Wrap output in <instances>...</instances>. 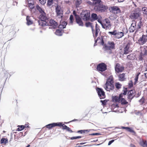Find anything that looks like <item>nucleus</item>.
<instances>
[{
    "instance_id": "1",
    "label": "nucleus",
    "mask_w": 147,
    "mask_h": 147,
    "mask_svg": "<svg viewBox=\"0 0 147 147\" xmlns=\"http://www.w3.org/2000/svg\"><path fill=\"white\" fill-rule=\"evenodd\" d=\"M98 22L101 25L102 28L106 30H109L111 28V24L110 21L108 19H105L102 22L99 19Z\"/></svg>"
},
{
    "instance_id": "2",
    "label": "nucleus",
    "mask_w": 147,
    "mask_h": 147,
    "mask_svg": "<svg viewBox=\"0 0 147 147\" xmlns=\"http://www.w3.org/2000/svg\"><path fill=\"white\" fill-rule=\"evenodd\" d=\"M86 26L87 27H91L94 37H96L97 36L98 33L100 32V30L99 27L98 26V25L96 24L95 31L93 30L92 24L90 22H87L86 23Z\"/></svg>"
},
{
    "instance_id": "3",
    "label": "nucleus",
    "mask_w": 147,
    "mask_h": 147,
    "mask_svg": "<svg viewBox=\"0 0 147 147\" xmlns=\"http://www.w3.org/2000/svg\"><path fill=\"white\" fill-rule=\"evenodd\" d=\"M56 11L57 14V19L58 21H60L62 19L63 11L61 7L57 5L56 7Z\"/></svg>"
},
{
    "instance_id": "4",
    "label": "nucleus",
    "mask_w": 147,
    "mask_h": 147,
    "mask_svg": "<svg viewBox=\"0 0 147 147\" xmlns=\"http://www.w3.org/2000/svg\"><path fill=\"white\" fill-rule=\"evenodd\" d=\"M90 11L88 10H83L80 15L81 18L84 21L89 20L90 18Z\"/></svg>"
},
{
    "instance_id": "5",
    "label": "nucleus",
    "mask_w": 147,
    "mask_h": 147,
    "mask_svg": "<svg viewBox=\"0 0 147 147\" xmlns=\"http://www.w3.org/2000/svg\"><path fill=\"white\" fill-rule=\"evenodd\" d=\"M107 9V6L101 3L98 5L95 6L94 7V9L96 11L100 12H105Z\"/></svg>"
},
{
    "instance_id": "6",
    "label": "nucleus",
    "mask_w": 147,
    "mask_h": 147,
    "mask_svg": "<svg viewBox=\"0 0 147 147\" xmlns=\"http://www.w3.org/2000/svg\"><path fill=\"white\" fill-rule=\"evenodd\" d=\"M108 33L115 36L116 38H119L122 37L124 36V32H119L116 30H114L113 32H109Z\"/></svg>"
},
{
    "instance_id": "7",
    "label": "nucleus",
    "mask_w": 147,
    "mask_h": 147,
    "mask_svg": "<svg viewBox=\"0 0 147 147\" xmlns=\"http://www.w3.org/2000/svg\"><path fill=\"white\" fill-rule=\"evenodd\" d=\"M106 50H111L115 49V44L113 42L109 41L107 45L105 47Z\"/></svg>"
},
{
    "instance_id": "8",
    "label": "nucleus",
    "mask_w": 147,
    "mask_h": 147,
    "mask_svg": "<svg viewBox=\"0 0 147 147\" xmlns=\"http://www.w3.org/2000/svg\"><path fill=\"white\" fill-rule=\"evenodd\" d=\"M97 69L98 71H104L106 70L107 66L104 63H100L97 65Z\"/></svg>"
},
{
    "instance_id": "9",
    "label": "nucleus",
    "mask_w": 147,
    "mask_h": 147,
    "mask_svg": "<svg viewBox=\"0 0 147 147\" xmlns=\"http://www.w3.org/2000/svg\"><path fill=\"white\" fill-rule=\"evenodd\" d=\"M140 44L142 45L147 42V35H143L138 40Z\"/></svg>"
},
{
    "instance_id": "10",
    "label": "nucleus",
    "mask_w": 147,
    "mask_h": 147,
    "mask_svg": "<svg viewBox=\"0 0 147 147\" xmlns=\"http://www.w3.org/2000/svg\"><path fill=\"white\" fill-rule=\"evenodd\" d=\"M96 91L100 99L103 98L105 97V94L103 90L101 88H97Z\"/></svg>"
},
{
    "instance_id": "11",
    "label": "nucleus",
    "mask_w": 147,
    "mask_h": 147,
    "mask_svg": "<svg viewBox=\"0 0 147 147\" xmlns=\"http://www.w3.org/2000/svg\"><path fill=\"white\" fill-rule=\"evenodd\" d=\"M104 88L107 91H110L113 90L114 87L113 84L106 83L104 86Z\"/></svg>"
},
{
    "instance_id": "12",
    "label": "nucleus",
    "mask_w": 147,
    "mask_h": 147,
    "mask_svg": "<svg viewBox=\"0 0 147 147\" xmlns=\"http://www.w3.org/2000/svg\"><path fill=\"white\" fill-rule=\"evenodd\" d=\"M115 71L119 73L122 71L124 69V67L120 65L119 63H117L115 67Z\"/></svg>"
},
{
    "instance_id": "13",
    "label": "nucleus",
    "mask_w": 147,
    "mask_h": 147,
    "mask_svg": "<svg viewBox=\"0 0 147 147\" xmlns=\"http://www.w3.org/2000/svg\"><path fill=\"white\" fill-rule=\"evenodd\" d=\"M50 25L51 27L49 28H55L58 26V23L53 20H51L49 21Z\"/></svg>"
},
{
    "instance_id": "14",
    "label": "nucleus",
    "mask_w": 147,
    "mask_h": 147,
    "mask_svg": "<svg viewBox=\"0 0 147 147\" xmlns=\"http://www.w3.org/2000/svg\"><path fill=\"white\" fill-rule=\"evenodd\" d=\"M140 16V13L139 11L135 12L131 14L130 17L132 19H138Z\"/></svg>"
},
{
    "instance_id": "15",
    "label": "nucleus",
    "mask_w": 147,
    "mask_h": 147,
    "mask_svg": "<svg viewBox=\"0 0 147 147\" xmlns=\"http://www.w3.org/2000/svg\"><path fill=\"white\" fill-rule=\"evenodd\" d=\"M130 44V43H128L124 47V52L123 53L124 54H127L130 52V50L129 49V48Z\"/></svg>"
},
{
    "instance_id": "16",
    "label": "nucleus",
    "mask_w": 147,
    "mask_h": 147,
    "mask_svg": "<svg viewBox=\"0 0 147 147\" xmlns=\"http://www.w3.org/2000/svg\"><path fill=\"white\" fill-rule=\"evenodd\" d=\"M111 9L112 12L115 13H119L121 12L120 9L116 6H113L111 7Z\"/></svg>"
},
{
    "instance_id": "17",
    "label": "nucleus",
    "mask_w": 147,
    "mask_h": 147,
    "mask_svg": "<svg viewBox=\"0 0 147 147\" xmlns=\"http://www.w3.org/2000/svg\"><path fill=\"white\" fill-rule=\"evenodd\" d=\"M76 23L79 26H83V22L79 16H76Z\"/></svg>"
},
{
    "instance_id": "18",
    "label": "nucleus",
    "mask_w": 147,
    "mask_h": 147,
    "mask_svg": "<svg viewBox=\"0 0 147 147\" xmlns=\"http://www.w3.org/2000/svg\"><path fill=\"white\" fill-rule=\"evenodd\" d=\"M91 17L92 19L91 20V21L95 20L98 19V20L99 19L100 20V19L101 18V17L100 16H98L96 14L93 13L91 15Z\"/></svg>"
},
{
    "instance_id": "19",
    "label": "nucleus",
    "mask_w": 147,
    "mask_h": 147,
    "mask_svg": "<svg viewBox=\"0 0 147 147\" xmlns=\"http://www.w3.org/2000/svg\"><path fill=\"white\" fill-rule=\"evenodd\" d=\"M123 97V94H121L119 96H115L113 98V100L114 101L116 102H120V98Z\"/></svg>"
},
{
    "instance_id": "20",
    "label": "nucleus",
    "mask_w": 147,
    "mask_h": 147,
    "mask_svg": "<svg viewBox=\"0 0 147 147\" xmlns=\"http://www.w3.org/2000/svg\"><path fill=\"white\" fill-rule=\"evenodd\" d=\"M39 18L42 21H45L47 19V17L45 12L41 14L40 15Z\"/></svg>"
},
{
    "instance_id": "21",
    "label": "nucleus",
    "mask_w": 147,
    "mask_h": 147,
    "mask_svg": "<svg viewBox=\"0 0 147 147\" xmlns=\"http://www.w3.org/2000/svg\"><path fill=\"white\" fill-rule=\"evenodd\" d=\"M61 21H59L60 22V24L59 26V28L62 29L65 28L67 24V22L65 21L61 22Z\"/></svg>"
},
{
    "instance_id": "22",
    "label": "nucleus",
    "mask_w": 147,
    "mask_h": 147,
    "mask_svg": "<svg viewBox=\"0 0 147 147\" xmlns=\"http://www.w3.org/2000/svg\"><path fill=\"white\" fill-rule=\"evenodd\" d=\"M139 144L143 147H147V142L146 141L141 140L139 142Z\"/></svg>"
},
{
    "instance_id": "23",
    "label": "nucleus",
    "mask_w": 147,
    "mask_h": 147,
    "mask_svg": "<svg viewBox=\"0 0 147 147\" xmlns=\"http://www.w3.org/2000/svg\"><path fill=\"white\" fill-rule=\"evenodd\" d=\"M101 1L100 0H92V5L95 6L99 5L101 3Z\"/></svg>"
},
{
    "instance_id": "24",
    "label": "nucleus",
    "mask_w": 147,
    "mask_h": 147,
    "mask_svg": "<svg viewBox=\"0 0 147 147\" xmlns=\"http://www.w3.org/2000/svg\"><path fill=\"white\" fill-rule=\"evenodd\" d=\"M147 54V47L146 48H142L141 49V52L140 55L141 56L145 55Z\"/></svg>"
},
{
    "instance_id": "25",
    "label": "nucleus",
    "mask_w": 147,
    "mask_h": 147,
    "mask_svg": "<svg viewBox=\"0 0 147 147\" xmlns=\"http://www.w3.org/2000/svg\"><path fill=\"white\" fill-rule=\"evenodd\" d=\"M57 0H48L47 1V5L49 6H50L53 4V3H55L56 4V2H57Z\"/></svg>"
},
{
    "instance_id": "26",
    "label": "nucleus",
    "mask_w": 147,
    "mask_h": 147,
    "mask_svg": "<svg viewBox=\"0 0 147 147\" xmlns=\"http://www.w3.org/2000/svg\"><path fill=\"white\" fill-rule=\"evenodd\" d=\"M27 24L28 25H30L33 23V21L31 20V18L29 16H27L26 18Z\"/></svg>"
},
{
    "instance_id": "27",
    "label": "nucleus",
    "mask_w": 147,
    "mask_h": 147,
    "mask_svg": "<svg viewBox=\"0 0 147 147\" xmlns=\"http://www.w3.org/2000/svg\"><path fill=\"white\" fill-rule=\"evenodd\" d=\"M97 42H98L99 43H101V44L102 45H103L104 44L103 40L102 38L98 37L97 39L95 40V43Z\"/></svg>"
},
{
    "instance_id": "28",
    "label": "nucleus",
    "mask_w": 147,
    "mask_h": 147,
    "mask_svg": "<svg viewBox=\"0 0 147 147\" xmlns=\"http://www.w3.org/2000/svg\"><path fill=\"white\" fill-rule=\"evenodd\" d=\"M119 79L120 81H123L125 79V74L123 73L121 74H120L119 76Z\"/></svg>"
},
{
    "instance_id": "29",
    "label": "nucleus",
    "mask_w": 147,
    "mask_h": 147,
    "mask_svg": "<svg viewBox=\"0 0 147 147\" xmlns=\"http://www.w3.org/2000/svg\"><path fill=\"white\" fill-rule=\"evenodd\" d=\"M115 107L113 109V112L119 113H121L123 112V111H120L119 110H118L117 109H118V106L117 105H116L115 106Z\"/></svg>"
},
{
    "instance_id": "30",
    "label": "nucleus",
    "mask_w": 147,
    "mask_h": 147,
    "mask_svg": "<svg viewBox=\"0 0 147 147\" xmlns=\"http://www.w3.org/2000/svg\"><path fill=\"white\" fill-rule=\"evenodd\" d=\"M119 102L121 103L123 105H125L128 103L127 102L125 99L124 98H123V97H121V98H120Z\"/></svg>"
},
{
    "instance_id": "31",
    "label": "nucleus",
    "mask_w": 147,
    "mask_h": 147,
    "mask_svg": "<svg viewBox=\"0 0 147 147\" xmlns=\"http://www.w3.org/2000/svg\"><path fill=\"white\" fill-rule=\"evenodd\" d=\"M55 126V124L54 123L49 124L46 126L47 127L49 128V129Z\"/></svg>"
},
{
    "instance_id": "32",
    "label": "nucleus",
    "mask_w": 147,
    "mask_h": 147,
    "mask_svg": "<svg viewBox=\"0 0 147 147\" xmlns=\"http://www.w3.org/2000/svg\"><path fill=\"white\" fill-rule=\"evenodd\" d=\"M140 74V73L138 72L136 75V76L134 79L135 82L134 84H136L138 82V76Z\"/></svg>"
},
{
    "instance_id": "33",
    "label": "nucleus",
    "mask_w": 147,
    "mask_h": 147,
    "mask_svg": "<svg viewBox=\"0 0 147 147\" xmlns=\"http://www.w3.org/2000/svg\"><path fill=\"white\" fill-rule=\"evenodd\" d=\"M39 24L41 26H44L46 25V23L45 21H39Z\"/></svg>"
},
{
    "instance_id": "34",
    "label": "nucleus",
    "mask_w": 147,
    "mask_h": 147,
    "mask_svg": "<svg viewBox=\"0 0 147 147\" xmlns=\"http://www.w3.org/2000/svg\"><path fill=\"white\" fill-rule=\"evenodd\" d=\"M113 79L112 77H110L107 80L106 83L113 84Z\"/></svg>"
},
{
    "instance_id": "35",
    "label": "nucleus",
    "mask_w": 147,
    "mask_h": 147,
    "mask_svg": "<svg viewBox=\"0 0 147 147\" xmlns=\"http://www.w3.org/2000/svg\"><path fill=\"white\" fill-rule=\"evenodd\" d=\"M36 7L37 9L41 13L44 12V11L42 9L39 5H37L36 6Z\"/></svg>"
},
{
    "instance_id": "36",
    "label": "nucleus",
    "mask_w": 147,
    "mask_h": 147,
    "mask_svg": "<svg viewBox=\"0 0 147 147\" xmlns=\"http://www.w3.org/2000/svg\"><path fill=\"white\" fill-rule=\"evenodd\" d=\"M55 34L58 36H61L62 35V33L60 30H57L55 32Z\"/></svg>"
},
{
    "instance_id": "37",
    "label": "nucleus",
    "mask_w": 147,
    "mask_h": 147,
    "mask_svg": "<svg viewBox=\"0 0 147 147\" xmlns=\"http://www.w3.org/2000/svg\"><path fill=\"white\" fill-rule=\"evenodd\" d=\"M82 2V0H76V5L77 7H78Z\"/></svg>"
},
{
    "instance_id": "38",
    "label": "nucleus",
    "mask_w": 147,
    "mask_h": 147,
    "mask_svg": "<svg viewBox=\"0 0 147 147\" xmlns=\"http://www.w3.org/2000/svg\"><path fill=\"white\" fill-rule=\"evenodd\" d=\"M122 128H123V129H126V130L127 131H128L130 132H131V133H134V131L132 129H131V128H130L129 127H122Z\"/></svg>"
},
{
    "instance_id": "39",
    "label": "nucleus",
    "mask_w": 147,
    "mask_h": 147,
    "mask_svg": "<svg viewBox=\"0 0 147 147\" xmlns=\"http://www.w3.org/2000/svg\"><path fill=\"white\" fill-rule=\"evenodd\" d=\"M8 140L7 139L3 138L1 140V143L6 144L8 142Z\"/></svg>"
},
{
    "instance_id": "40",
    "label": "nucleus",
    "mask_w": 147,
    "mask_h": 147,
    "mask_svg": "<svg viewBox=\"0 0 147 147\" xmlns=\"http://www.w3.org/2000/svg\"><path fill=\"white\" fill-rule=\"evenodd\" d=\"M131 26H132V27H133V28H134L136 29H137L136 22L135 21H133Z\"/></svg>"
},
{
    "instance_id": "41",
    "label": "nucleus",
    "mask_w": 147,
    "mask_h": 147,
    "mask_svg": "<svg viewBox=\"0 0 147 147\" xmlns=\"http://www.w3.org/2000/svg\"><path fill=\"white\" fill-rule=\"evenodd\" d=\"M136 29L134 28H133L132 27V26H130L129 28V31L131 33L133 32Z\"/></svg>"
},
{
    "instance_id": "42",
    "label": "nucleus",
    "mask_w": 147,
    "mask_h": 147,
    "mask_svg": "<svg viewBox=\"0 0 147 147\" xmlns=\"http://www.w3.org/2000/svg\"><path fill=\"white\" fill-rule=\"evenodd\" d=\"M142 10L143 13L146 14H147V8L146 7H144L142 9Z\"/></svg>"
},
{
    "instance_id": "43",
    "label": "nucleus",
    "mask_w": 147,
    "mask_h": 147,
    "mask_svg": "<svg viewBox=\"0 0 147 147\" xmlns=\"http://www.w3.org/2000/svg\"><path fill=\"white\" fill-rule=\"evenodd\" d=\"M115 86L116 88L117 89L120 88L121 86V85L118 82L116 83Z\"/></svg>"
},
{
    "instance_id": "44",
    "label": "nucleus",
    "mask_w": 147,
    "mask_h": 147,
    "mask_svg": "<svg viewBox=\"0 0 147 147\" xmlns=\"http://www.w3.org/2000/svg\"><path fill=\"white\" fill-rule=\"evenodd\" d=\"M19 127L18 128V131H21L25 127L24 125L19 126Z\"/></svg>"
},
{
    "instance_id": "45",
    "label": "nucleus",
    "mask_w": 147,
    "mask_h": 147,
    "mask_svg": "<svg viewBox=\"0 0 147 147\" xmlns=\"http://www.w3.org/2000/svg\"><path fill=\"white\" fill-rule=\"evenodd\" d=\"M28 6L30 9L34 8V4L33 3H28Z\"/></svg>"
},
{
    "instance_id": "46",
    "label": "nucleus",
    "mask_w": 147,
    "mask_h": 147,
    "mask_svg": "<svg viewBox=\"0 0 147 147\" xmlns=\"http://www.w3.org/2000/svg\"><path fill=\"white\" fill-rule=\"evenodd\" d=\"M142 25V22L141 21H140V22H138L137 25V29H139L140 28L141 26Z\"/></svg>"
},
{
    "instance_id": "47",
    "label": "nucleus",
    "mask_w": 147,
    "mask_h": 147,
    "mask_svg": "<svg viewBox=\"0 0 147 147\" xmlns=\"http://www.w3.org/2000/svg\"><path fill=\"white\" fill-rule=\"evenodd\" d=\"M69 19L70 20V23L72 24L73 22L74 17L73 16L71 15L70 16Z\"/></svg>"
},
{
    "instance_id": "48",
    "label": "nucleus",
    "mask_w": 147,
    "mask_h": 147,
    "mask_svg": "<svg viewBox=\"0 0 147 147\" xmlns=\"http://www.w3.org/2000/svg\"><path fill=\"white\" fill-rule=\"evenodd\" d=\"M82 137L81 136H78L76 137H71L70 138V139L71 140H73L74 139H76L78 138H81Z\"/></svg>"
},
{
    "instance_id": "49",
    "label": "nucleus",
    "mask_w": 147,
    "mask_h": 147,
    "mask_svg": "<svg viewBox=\"0 0 147 147\" xmlns=\"http://www.w3.org/2000/svg\"><path fill=\"white\" fill-rule=\"evenodd\" d=\"M54 123L55 124V126H62V125L63 124L61 122H59L58 123Z\"/></svg>"
},
{
    "instance_id": "50",
    "label": "nucleus",
    "mask_w": 147,
    "mask_h": 147,
    "mask_svg": "<svg viewBox=\"0 0 147 147\" xmlns=\"http://www.w3.org/2000/svg\"><path fill=\"white\" fill-rule=\"evenodd\" d=\"M127 58L130 60H133L134 59V58L132 57V55H128L127 57Z\"/></svg>"
},
{
    "instance_id": "51",
    "label": "nucleus",
    "mask_w": 147,
    "mask_h": 147,
    "mask_svg": "<svg viewBox=\"0 0 147 147\" xmlns=\"http://www.w3.org/2000/svg\"><path fill=\"white\" fill-rule=\"evenodd\" d=\"M39 1L41 4L44 5L46 3V0H39Z\"/></svg>"
},
{
    "instance_id": "52",
    "label": "nucleus",
    "mask_w": 147,
    "mask_h": 147,
    "mask_svg": "<svg viewBox=\"0 0 147 147\" xmlns=\"http://www.w3.org/2000/svg\"><path fill=\"white\" fill-rule=\"evenodd\" d=\"M88 131V130H80L78 131V133H80L81 134H82L83 133H84L85 131Z\"/></svg>"
},
{
    "instance_id": "53",
    "label": "nucleus",
    "mask_w": 147,
    "mask_h": 147,
    "mask_svg": "<svg viewBox=\"0 0 147 147\" xmlns=\"http://www.w3.org/2000/svg\"><path fill=\"white\" fill-rule=\"evenodd\" d=\"M127 89H125L124 90H123V93H122L123 94V95H125L127 93Z\"/></svg>"
},
{
    "instance_id": "54",
    "label": "nucleus",
    "mask_w": 147,
    "mask_h": 147,
    "mask_svg": "<svg viewBox=\"0 0 147 147\" xmlns=\"http://www.w3.org/2000/svg\"><path fill=\"white\" fill-rule=\"evenodd\" d=\"M66 130L68 131L69 132H70V133H72L73 132V131H72V130L70 129V128H69V127H68L67 128Z\"/></svg>"
},
{
    "instance_id": "55",
    "label": "nucleus",
    "mask_w": 147,
    "mask_h": 147,
    "mask_svg": "<svg viewBox=\"0 0 147 147\" xmlns=\"http://www.w3.org/2000/svg\"><path fill=\"white\" fill-rule=\"evenodd\" d=\"M63 129H66L68 127L66 125H65L64 124H63L62 126Z\"/></svg>"
},
{
    "instance_id": "56",
    "label": "nucleus",
    "mask_w": 147,
    "mask_h": 147,
    "mask_svg": "<svg viewBox=\"0 0 147 147\" xmlns=\"http://www.w3.org/2000/svg\"><path fill=\"white\" fill-rule=\"evenodd\" d=\"M114 141V140H112L110 141H109V143H108V145H110Z\"/></svg>"
},
{
    "instance_id": "57",
    "label": "nucleus",
    "mask_w": 147,
    "mask_h": 147,
    "mask_svg": "<svg viewBox=\"0 0 147 147\" xmlns=\"http://www.w3.org/2000/svg\"><path fill=\"white\" fill-rule=\"evenodd\" d=\"M144 75L145 77L147 78V69L145 71Z\"/></svg>"
},
{
    "instance_id": "58",
    "label": "nucleus",
    "mask_w": 147,
    "mask_h": 147,
    "mask_svg": "<svg viewBox=\"0 0 147 147\" xmlns=\"http://www.w3.org/2000/svg\"><path fill=\"white\" fill-rule=\"evenodd\" d=\"M129 87L131 88L133 86V84L132 82H131L129 83Z\"/></svg>"
},
{
    "instance_id": "59",
    "label": "nucleus",
    "mask_w": 147,
    "mask_h": 147,
    "mask_svg": "<svg viewBox=\"0 0 147 147\" xmlns=\"http://www.w3.org/2000/svg\"><path fill=\"white\" fill-rule=\"evenodd\" d=\"M99 134L98 133H93V134H91V135H99Z\"/></svg>"
},
{
    "instance_id": "60",
    "label": "nucleus",
    "mask_w": 147,
    "mask_h": 147,
    "mask_svg": "<svg viewBox=\"0 0 147 147\" xmlns=\"http://www.w3.org/2000/svg\"><path fill=\"white\" fill-rule=\"evenodd\" d=\"M129 93H128L129 95H130V94H133V91L132 90H131L129 92Z\"/></svg>"
},
{
    "instance_id": "61",
    "label": "nucleus",
    "mask_w": 147,
    "mask_h": 147,
    "mask_svg": "<svg viewBox=\"0 0 147 147\" xmlns=\"http://www.w3.org/2000/svg\"><path fill=\"white\" fill-rule=\"evenodd\" d=\"M125 0H118V1L119 2H122L124 1Z\"/></svg>"
},
{
    "instance_id": "62",
    "label": "nucleus",
    "mask_w": 147,
    "mask_h": 147,
    "mask_svg": "<svg viewBox=\"0 0 147 147\" xmlns=\"http://www.w3.org/2000/svg\"><path fill=\"white\" fill-rule=\"evenodd\" d=\"M73 14L75 16V17H76V16H78L77 15H76V12L75 11H74L73 12Z\"/></svg>"
},
{
    "instance_id": "63",
    "label": "nucleus",
    "mask_w": 147,
    "mask_h": 147,
    "mask_svg": "<svg viewBox=\"0 0 147 147\" xmlns=\"http://www.w3.org/2000/svg\"><path fill=\"white\" fill-rule=\"evenodd\" d=\"M139 101L140 102H144V99L143 98H142Z\"/></svg>"
},
{
    "instance_id": "64",
    "label": "nucleus",
    "mask_w": 147,
    "mask_h": 147,
    "mask_svg": "<svg viewBox=\"0 0 147 147\" xmlns=\"http://www.w3.org/2000/svg\"><path fill=\"white\" fill-rule=\"evenodd\" d=\"M65 2L67 3H69V0H65Z\"/></svg>"
}]
</instances>
